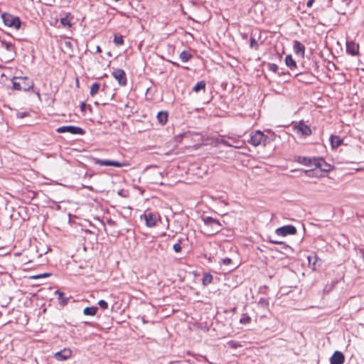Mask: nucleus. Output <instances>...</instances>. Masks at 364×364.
<instances>
[{"label":"nucleus","instance_id":"1","mask_svg":"<svg viewBox=\"0 0 364 364\" xmlns=\"http://www.w3.org/2000/svg\"><path fill=\"white\" fill-rule=\"evenodd\" d=\"M12 85L14 90L27 92L33 87L34 83L28 77H14Z\"/></svg>","mask_w":364,"mask_h":364},{"label":"nucleus","instance_id":"2","mask_svg":"<svg viewBox=\"0 0 364 364\" xmlns=\"http://www.w3.org/2000/svg\"><path fill=\"white\" fill-rule=\"evenodd\" d=\"M202 220L208 235H215L222 230V225L218 220L210 216L203 217Z\"/></svg>","mask_w":364,"mask_h":364},{"label":"nucleus","instance_id":"3","mask_svg":"<svg viewBox=\"0 0 364 364\" xmlns=\"http://www.w3.org/2000/svg\"><path fill=\"white\" fill-rule=\"evenodd\" d=\"M1 18L6 26L9 27H14L16 29L20 28L21 22L18 17L14 16L10 14L4 13L1 15Z\"/></svg>","mask_w":364,"mask_h":364},{"label":"nucleus","instance_id":"4","mask_svg":"<svg viewBox=\"0 0 364 364\" xmlns=\"http://www.w3.org/2000/svg\"><path fill=\"white\" fill-rule=\"evenodd\" d=\"M297 161L305 166H314L316 168H321L322 164L324 163V161L321 158H311L306 156H299Z\"/></svg>","mask_w":364,"mask_h":364},{"label":"nucleus","instance_id":"5","mask_svg":"<svg viewBox=\"0 0 364 364\" xmlns=\"http://www.w3.org/2000/svg\"><path fill=\"white\" fill-rule=\"evenodd\" d=\"M267 139H268L267 136L264 135L260 131H256L251 134L249 142L252 145L257 146L262 144H264Z\"/></svg>","mask_w":364,"mask_h":364},{"label":"nucleus","instance_id":"6","mask_svg":"<svg viewBox=\"0 0 364 364\" xmlns=\"http://www.w3.org/2000/svg\"><path fill=\"white\" fill-rule=\"evenodd\" d=\"M141 217H144L145 224L149 228L154 227L157 221L160 220V215L156 213H145Z\"/></svg>","mask_w":364,"mask_h":364},{"label":"nucleus","instance_id":"7","mask_svg":"<svg viewBox=\"0 0 364 364\" xmlns=\"http://www.w3.org/2000/svg\"><path fill=\"white\" fill-rule=\"evenodd\" d=\"M296 228L294 225H287L278 228L275 230V233L278 236L285 237L287 235H293L296 233Z\"/></svg>","mask_w":364,"mask_h":364},{"label":"nucleus","instance_id":"8","mask_svg":"<svg viewBox=\"0 0 364 364\" xmlns=\"http://www.w3.org/2000/svg\"><path fill=\"white\" fill-rule=\"evenodd\" d=\"M56 132L58 133L68 132L72 134H80V135H82L85 133V131L82 128H80L79 127L73 126V125L60 127L56 129Z\"/></svg>","mask_w":364,"mask_h":364},{"label":"nucleus","instance_id":"9","mask_svg":"<svg viewBox=\"0 0 364 364\" xmlns=\"http://www.w3.org/2000/svg\"><path fill=\"white\" fill-rule=\"evenodd\" d=\"M112 76L118 81L121 86H125L127 83V75L122 69H117L112 72Z\"/></svg>","mask_w":364,"mask_h":364},{"label":"nucleus","instance_id":"10","mask_svg":"<svg viewBox=\"0 0 364 364\" xmlns=\"http://www.w3.org/2000/svg\"><path fill=\"white\" fill-rule=\"evenodd\" d=\"M260 31L259 30L252 31L250 39V47L252 49L258 50L259 40L260 39Z\"/></svg>","mask_w":364,"mask_h":364},{"label":"nucleus","instance_id":"11","mask_svg":"<svg viewBox=\"0 0 364 364\" xmlns=\"http://www.w3.org/2000/svg\"><path fill=\"white\" fill-rule=\"evenodd\" d=\"M94 163L100 166H112L115 167H122L124 164L117 161L94 159Z\"/></svg>","mask_w":364,"mask_h":364},{"label":"nucleus","instance_id":"12","mask_svg":"<svg viewBox=\"0 0 364 364\" xmlns=\"http://www.w3.org/2000/svg\"><path fill=\"white\" fill-rule=\"evenodd\" d=\"M72 355V351L68 348H64L54 354V358L58 361L66 360Z\"/></svg>","mask_w":364,"mask_h":364},{"label":"nucleus","instance_id":"13","mask_svg":"<svg viewBox=\"0 0 364 364\" xmlns=\"http://www.w3.org/2000/svg\"><path fill=\"white\" fill-rule=\"evenodd\" d=\"M346 52L352 55L358 54L359 46L353 41L346 40Z\"/></svg>","mask_w":364,"mask_h":364},{"label":"nucleus","instance_id":"14","mask_svg":"<svg viewBox=\"0 0 364 364\" xmlns=\"http://www.w3.org/2000/svg\"><path fill=\"white\" fill-rule=\"evenodd\" d=\"M293 47H294V53L296 54L300 55L301 56L304 55L305 47L301 43H300L298 41H294Z\"/></svg>","mask_w":364,"mask_h":364},{"label":"nucleus","instance_id":"15","mask_svg":"<svg viewBox=\"0 0 364 364\" xmlns=\"http://www.w3.org/2000/svg\"><path fill=\"white\" fill-rule=\"evenodd\" d=\"M55 295H58V304L62 306H65L68 302V300H69V298L68 297H65V294L59 290H56L55 291Z\"/></svg>","mask_w":364,"mask_h":364},{"label":"nucleus","instance_id":"16","mask_svg":"<svg viewBox=\"0 0 364 364\" xmlns=\"http://www.w3.org/2000/svg\"><path fill=\"white\" fill-rule=\"evenodd\" d=\"M297 129L303 135L309 136L311 134V128L306 124L300 122L297 126Z\"/></svg>","mask_w":364,"mask_h":364},{"label":"nucleus","instance_id":"17","mask_svg":"<svg viewBox=\"0 0 364 364\" xmlns=\"http://www.w3.org/2000/svg\"><path fill=\"white\" fill-rule=\"evenodd\" d=\"M343 2L346 3L347 7L346 10L343 12V15L351 14L354 12L355 6V4H352V0H343Z\"/></svg>","mask_w":364,"mask_h":364},{"label":"nucleus","instance_id":"18","mask_svg":"<svg viewBox=\"0 0 364 364\" xmlns=\"http://www.w3.org/2000/svg\"><path fill=\"white\" fill-rule=\"evenodd\" d=\"M330 141L332 149L337 148L341 145V138L339 136L331 135L330 137Z\"/></svg>","mask_w":364,"mask_h":364},{"label":"nucleus","instance_id":"19","mask_svg":"<svg viewBox=\"0 0 364 364\" xmlns=\"http://www.w3.org/2000/svg\"><path fill=\"white\" fill-rule=\"evenodd\" d=\"M331 364H341V351L336 350L330 358Z\"/></svg>","mask_w":364,"mask_h":364},{"label":"nucleus","instance_id":"20","mask_svg":"<svg viewBox=\"0 0 364 364\" xmlns=\"http://www.w3.org/2000/svg\"><path fill=\"white\" fill-rule=\"evenodd\" d=\"M157 119L161 124H165L168 120V113L164 111L159 112L157 114Z\"/></svg>","mask_w":364,"mask_h":364},{"label":"nucleus","instance_id":"21","mask_svg":"<svg viewBox=\"0 0 364 364\" xmlns=\"http://www.w3.org/2000/svg\"><path fill=\"white\" fill-rule=\"evenodd\" d=\"M285 63L287 66L289 67L291 70H293L296 68V62L291 55H288L286 56Z\"/></svg>","mask_w":364,"mask_h":364},{"label":"nucleus","instance_id":"22","mask_svg":"<svg viewBox=\"0 0 364 364\" xmlns=\"http://www.w3.org/2000/svg\"><path fill=\"white\" fill-rule=\"evenodd\" d=\"M72 18V15L70 13H67L64 17L60 18L61 24L64 26H71L70 20Z\"/></svg>","mask_w":364,"mask_h":364},{"label":"nucleus","instance_id":"23","mask_svg":"<svg viewBox=\"0 0 364 364\" xmlns=\"http://www.w3.org/2000/svg\"><path fill=\"white\" fill-rule=\"evenodd\" d=\"M98 309L97 306H87L84 309L83 313L86 316H95Z\"/></svg>","mask_w":364,"mask_h":364},{"label":"nucleus","instance_id":"24","mask_svg":"<svg viewBox=\"0 0 364 364\" xmlns=\"http://www.w3.org/2000/svg\"><path fill=\"white\" fill-rule=\"evenodd\" d=\"M213 275L210 273H205L202 279V283L204 286H208L213 281Z\"/></svg>","mask_w":364,"mask_h":364},{"label":"nucleus","instance_id":"25","mask_svg":"<svg viewBox=\"0 0 364 364\" xmlns=\"http://www.w3.org/2000/svg\"><path fill=\"white\" fill-rule=\"evenodd\" d=\"M206 86V83L204 80H201L196 83V85L193 87V91L198 92L200 90H205Z\"/></svg>","mask_w":364,"mask_h":364},{"label":"nucleus","instance_id":"26","mask_svg":"<svg viewBox=\"0 0 364 364\" xmlns=\"http://www.w3.org/2000/svg\"><path fill=\"white\" fill-rule=\"evenodd\" d=\"M100 84L97 82H94L92 85H91V87H90V95L92 97H94L95 95H96L97 94V92H99V90H100Z\"/></svg>","mask_w":364,"mask_h":364},{"label":"nucleus","instance_id":"27","mask_svg":"<svg viewBox=\"0 0 364 364\" xmlns=\"http://www.w3.org/2000/svg\"><path fill=\"white\" fill-rule=\"evenodd\" d=\"M179 58L182 62L186 63L188 62L192 58V55L183 50L181 53Z\"/></svg>","mask_w":364,"mask_h":364},{"label":"nucleus","instance_id":"28","mask_svg":"<svg viewBox=\"0 0 364 364\" xmlns=\"http://www.w3.org/2000/svg\"><path fill=\"white\" fill-rule=\"evenodd\" d=\"M114 43L116 46H120L124 44L123 36L121 35H114Z\"/></svg>","mask_w":364,"mask_h":364},{"label":"nucleus","instance_id":"29","mask_svg":"<svg viewBox=\"0 0 364 364\" xmlns=\"http://www.w3.org/2000/svg\"><path fill=\"white\" fill-rule=\"evenodd\" d=\"M251 317L247 314H243L240 319V323L242 324H248L251 322Z\"/></svg>","mask_w":364,"mask_h":364},{"label":"nucleus","instance_id":"30","mask_svg":"<svg viewBox=\"0 0 364 364\" xmlns=\"http://www.w3.org/2000/svg\"><path fill=\"white\" fill-rule=\"evenodd\" d=\"M1 44L8 51H13L14 49V46L11 43L2 41Z\"/></svg>","mask_w":364,"mask_h":364},{"label":"nucleus","instance_id":"31","mask_svg":"<svg viewBox=\"0 0 364 364\" xmlns=\"http://www.w3.org/2000/svg\"><path fill=\"white\" fill-rule=\"evenodd\" d=\"M258 304L263 308H267L269 306V300L266 298H260Z\"/></svg>","mask_w":364,"mask_h":364},{"label":"nucleus","instance_id":"32","mask_svg":"<svg viewBox=\"0 0 364 364\" xmlns=\"http://www.w3.org/2000/svg\"><path fill=\"white\" fill-rule=\"evenodd\" d=\"M181 240H178V242L175 243L173 246V249L176 252H180L181 251Z\"/></svg>","mask_w":364,"mask_h":364},{"label":"nucleus","instance_id":"33","mask_svg":"<svg viewBox=\"0 0 364 364\" xmlns=\"http://www.w3.org/2000/svg\"><path fill=\"white\" fill-rule=\"evenodd\" d=\"M268 68H269V70H271L274 73H277L279 69L278 65L275 63H269Z\"/></svg>","mask_w":364,"mask_h":364},{"label":"nucleus","instance_id":"34","mask_svg":"<svg viewBox=\"0 0 364 364\" xmlns=\"http://www.w3.org/2000/svg\"><path fill=\"white\" fill-rule=\"evenodd\" d=\"M98 304L100 306V308H102V309H107L108 308V304L105 300H102V299L98 301Z\"/></svg>","mask_w":364,"mask_h":364},{"label":"nucleus","instance_id":"35","mask_svg":"<svg viewBox=\"0 0 364 364\" xmlns=\"http://www.w3.org/2000/svg\"><path fill=\"white\" fill-rule=\"evenodd\" d=\"M50 275V274H49V273H43V274H37L35 276H32L31 278L32 279H40V278L48 277Z\"/></svg>","mask_w":364,"mask_h":364},{"label":"nucleus","instance_id":"36","mask_svg":"<svg viewBox=\"0 0 364 364\" xmlns=\"http://www.w3.org/2000/svg\"><path fill=\"white\" fill-rule=\"evenodd\" d=\"M316 259H317V257H316V255L309 256L308 257V260H309V264H311L312 262L313 263V266L316 265Z\"/></svg>","mask_w":364,"mask_h":364},{"label":"nucleus","instance_id":"37","mask_svg":"<svg viewBox=\"0 0 364 364\" xmlns=\"http://www.w3.org/2000/svg\"><path fill=\"white\" fill-rule=\"evenodd\" d=\"M232 263V259L230 258L226 257L222 259V264L224 265H229Z\"/></svg>","mask_w":364,"mask_h":364},{"label":"nucleus","instance_id":"38","mask_svg":"<svg viewBox=\"0 0 364 364\" xmlns=\"http://www.w3.org/2000/svg\"><path fill=\"white\" fill-rule=\"evenodd\" d=\"M223 144L226 146H235V148H239L240 146H237V145H232L228 141H223Z\"/></svg>","mask_w":364,"mask_h":364},{"label":"nucleus","instance_id":"39","mask_svg":"<svg viewBox=\"0 0 364 364\" xmlns=\"http://www.w3.org/2000/svg\"><path fill=\"white\" fill-rule=\"evenodd\" d=\"M269 242H271L272 244H283V242L281 241H277L276 240H272V239H269Z\"/></svg>","mask_w":364,"mask_h":364},{"label":"nucleus","instance_id":"40","mask_svg":"<svg viewBox=\"0 0 364 364\" xmlns=\"http://www.w3.org/2000/svg\"><path fill=\"white\" fill-rule=\"evenodd\" d=\"M64 44L66 48H71L72 47V43L70 41H65Z\"/></svg>","mask_w":364,"mask_h":364},{"label":"nucleus","instance_id":"41","mask_svg":"<svg viewBox=\"0 0 364 364\" xmlns=\"http://www.w3.org/2000/svg\"><path fill=\"white\" fill-rule=\"evenodd\" d=\"M314 2V0H308V1L306 2V6L311 7Z\"/></svg>","mask_w":364,"mask_h":364},{"label":"nucleus","instance_id":"42","mask_svg":"<svg viewBox=\"0 0 364 364\" xmlns=\"http://www.w3.org/2000/svg\"><path fill=\"white\" fill-rule=\"evenodd\" d=\"M107 223L110 225H114L115 224L114 221H113L112 220L109 219L107 220Z\"/></svg>","mask_w":364,"mask_h":364},{"label":"nucleus","instance_id":"43","mask_svg":"<svg viewBox=\"0 0 364 364\" xmlns=\"http://www.w3.org/2000/svg\"><path fill=\"white\" fill-rule=\"evenodd\" d=\"M26 116H27V114L26 112H23V113L19 114V117L21 118H23V117H24Z\"/></svg>","mask_w":364,"mask_h":364},{"label":"nucleus","instance_id":"44","mask_svg":"<svg viewBox=\"0 0 364 364\" xmlns=\"http://www.w3.org/2000/svg\"><path fill=\"white\" fill-rule=\"evenodd\" d=\"M247 36H247V33H243V34H242V38H243V39H247Z\"/></svg>","mask_w":364,"mask_h":364},{"label":"nucleus","instance_id":"45","mask_svg":"<svg viewBox=\"0 0 364 364\" xmlns=\"http://www.w3.org/2000/svg\"><path fill=\"white\" fill-rule=\"evenodd\" d=\"M96 51H97V53H100V52L102 51V50H101V48H100V47L99 46H97V48H96Z\"/></svg>","mask_w":364,"mask_h":364},{"label":"nucleus","instance_id":"46","mask_svg":"<svg viewBox=\"0 0 364 364\" xmlns=\"http://www.w3.org/2000/svg\"><path fill=\"white\" fill-rule=\"evenodd\" d=\"M173 64L174 65L179 66V65H178V63H173Z\"/></svg>","mask_w":364,"mask_h":364},{"label":"nucleus","instance_id":"47","mask_svg":"<svg viewBox=\"0 0 364 364\" xmlns=\"http://www.w3.org/2000/svg\"><path fill=\"white\" fill-rule=\"evenodd\" d=\"M311 170L306 171V173H307L311 172Z\"/></svg>","mask_w":364,"mask_h":364},{"label":"nucleus","instance_id":"48","mask_svg":"<svg viewBox=\"0 0 364 364\" xmlns=\"http://www.w3.org/2000/svg\"><path fill=\"white\" fill-rule=\"evenodd\" d=\"M342 359H343V363L344 362V355H343Z\"/></svg>","mask_w":364,"mask_h":364},{"label":"nucleus","instance_id":"49","mask_svg":"<svg viewBox=\"0 0 364 364\" xmlns=\"http://www.w3.org/2000/svg\"><path fill=\"white\" fill-rule=\"evenodd\" d=\"M176 364H183V363H176Z\"/></svg>","mask_w":364,"mask_h":364}]
</instances>
